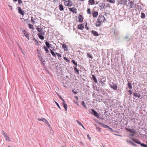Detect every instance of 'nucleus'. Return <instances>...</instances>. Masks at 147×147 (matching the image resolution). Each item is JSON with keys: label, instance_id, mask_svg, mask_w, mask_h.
<instances>
[{"label": "nucleus", "instance_id": "nucleus-57", "mask_svg": "<svg viewBox=\"0 0 147 147\" xmlns=\"http://www.w3.org/2000/svg\"><path fill=\"white\" fill-rule=\"evenodd\" d=\"M74 102L75 104L77 105L78 106H79V104L78 102H75V101H74Z\"/></svg>", "mask_w": 147, "mask_h": 147}, {"label": "nucleus", "instance_id": "nucleus-40", "mask_svg": "<svg viewBox=\"0 0 147 147\" xmlns=\"http://www.w3.org/2000/svg\"><path fill=\"white\" fill-rule=\"evenodd\" d=\"M55 53L57 54V57H58V58L59 59L60 58H61V56L60 54H59V53H57L56 52Z\"/></svg>", "mask_w": 147, "mask_h": 147}, {"label": "nucleus", "instance_id": "nucleus-16", "mask_svg": "<svg viewBox=\"0 0 147 147\" xmlns=\"http://www.w3.org/2000/svg\"><path fill=\"white\" fill-rule=\"evenodd\" d=\"M99 5L100 7L102 9L105 8V3H100L99 4Z\"/></svg>", "mask_w": 147, "mask_h": 147}, {"label": "nucleus", "instance_id": "nucleus-44", "mask_svg": "<svg viewBox=\"0 0 147 147\" xmlns=\"http://www.w3.org/2000/svg\"><path fill=\"white\" fill-rule=\"evenodd\" d=\"M31 22L33 24H34L35 22V21L34 20L33 17H31Z\"/></svg>", "mask_w": 147, "mask_h": 147}, {"label": "nucleus", "instance_id": "nucleus-53", "mask_svg": "<svg viewBox=\"0 0 147 147\" xmlns=\"http://www.w3.org/2000/svg\"><path fill=\"white\" fill-rule=\"evenodd\" d=\"M128 92L129 93V94L131 95L132 94V92L131 90H129L128 91Z\"/></svg>", "mask_w": 147, "mask_h": 147}, {"label": "nucleus", "instance_id": "nucleus-55", "mask_svg": "<svg viewBox=\"0 0 147 147\" xmlns=\"http://www.w3.org/2000/svg\"><path fill=\"white\" fill-rule=\"evenodd\" d=\"M85 28L87 30H88L89 29V28L87 26V24L86 23V25L85 26Z\"/></svg>", "mask_w": 147, "mask_h": 147}, {"label": "nucleus", "instance_id": "nucleus-28", "mask_svg": "<svg viewBox=\"0 0 147 147\" xmlns=\"http://www.w3.org/2000/svg\"><path fill=\"white\" fill-rule=\"evenodd\" d=\"M4 137L6 141H8L9 142L11 141V140L9 139V137H8L6 135H5Z\"/></svg>", "mask_w": 147, "mask_h": 147}, {"label": "nucleus", "instance_id": "nucleus-14", "mask_svg": "<svg viewBox=\"0 0 147 147\" xmlns=\"http://www.w3.org/2000/svg\"><path fill=\"white\" fill-rule=\"evenodd\" d=\"M91 32L94 36H98L99 35L98 32L95 30H92L91 31Z\"/></svg>", "mask_w": 147, "mask_h": 147}, {"label": "nucleus", "instance_id": "nucleus-47", "mask_svg": "<svg viewBox=\"0 0 147 147\" xmlns=\"http://www.w3.org/2000/svg\"><path fill=\"white\" fill-rule=\"evenodd\" d=\"M129 132L132 133H135V131L133 129H131L130 131H129Z\"/></svg>", "mask_w": 147, "mask_h": 147}, {"label": "nucleus", "instance_id": "nucleus-64", "mask_svg": "<svg viewBox=\"0 0 147 147\" xmlns=\"http://www.w3.org/2000/svg\"><path fill=\"white\" fill-rule=\"evenodd\" d=\"M74 65H75V66H74V67H76L78 65L77 63H76V64Z\"/></svg>", "mask_w": 147, "mask_h": 147}, {"label": "nucleus", "instance_id": "nucleus-5", "mask_svg": "<svg viewBox=\"0 0 147 147\" xmlns=\"http://www.w3.org/2000/svg\"><path fill=\"white\" fill-rule=\"evenodd\" d=\"M90 110L91 111H90L91 114L93 115L97 118H99V115L95 111L92 109H91Z\"/></svg>", "mask_w": 147, "mask_h": 147}, {"label": "nucleus", "instance_id": "nucleus-50", "mask_svg": "<svg viewBox=\"0 0 147 147\" xmlns=\"http://www.w3.org/2000/svg\"><path fill=\"white\" fill-rule=\"evenodd\" d=\"M72 92L74 94H76L78 93V92L77 91H74L73 90H72Z\"/></svg>", "mask_w": 147, "mask_h": 147}, {"label": "nucleus", "instance_id": "nucleus-26", "mask_svg": "<svg viewBox=\"0 0 147 147\" xmlns=\"http://www.w3.org/2000/svg\"><path fill=\"white\" fill-rule=\"evenodd\" d=\"M62 47L65 50L67 51V45L65 44H63L62 45Z\"/></svg>", "mask_w": 147, "mask_h": 147}, {"label": "nucleus", "instance_id": "nucleus-25", "mask_svg": "<svg viewBox=\"0 0 147 147\" xmlns=\"http://www.w3.org/2000/svg\"><path fill=\"white\" fill-rule=\"evenodd\" d=\"M50 52L52 55L55 57H56V53L51 49H50Z\"/></svg>", "mask_w": 147, "mask_h": 147}, {"label": "nucleus", "instance_id": "nucleus-9", "mask_svg": "<svg viewBox=\"0 0 147 147\" xmlns=\"http://www.w3.org/2000/svg\"><path fill=\"white\" fill-rule=\"evenodd\" d=\"M65 4H66V5L68 7H71L73 5L72 2L69 0H68L67 1H65Z\"/></svg>", "mask_w": 147, "mask_h": 147}, {"label": "nucleus", "instance_id": "nucleus-18", "mask_svg": "<svg viewBox=\"0 0 147 147\" xmlns=\"http://www.w3.org/2000/svg\"><path fill=\"white\" fill-rule=\"evenodd\" d=\"M98 15V12L94 11L92 13L93 17L94 18H96Z\"/></svg>", "mask_w": 147, "mask_h": 147}, {"label": "nucleus", "instance_id": "nucleus-12", "mask_svg": "<svg viewBox=\"0 0 147 147\" xmlns=\"http://www.w3.org/2000/svg\"><path fill=\"white\" fill-rule=\"evenodd\" d=\"M106 82V80L104 79V78H100L99 80V82L102 85H105V82Z\"/></svg>", "mask_w": 147, "mask_h": 147}, {"label": "nucleus", "instance_id": "nucleus-36", "mask_svg": "<svg viewBox=\"0 0 147 147\" xmlns=\"http://www.w3.org/2000/svg\"><path fill=\"white\" fill-rule=\"evenodd\" d=\"M63 59L65 60L66 61V62H67L68 63H69L70 62L69 60L66 57H64Z\"/></svg>", "mask_w": 147, "mask_h": 147}, {"label": "nucleus", "instance_id": "nucleus-60", "mask_svg": "<svg viewBox=\"0 0 147 147\" xmlns=\"http://www.w3.org/2000/svg\"><path fill=\"white\" fill-rule=\"evenodd\" d=\"M59 98L63 101V100H64L63 98L60 96H59Z\"/></svg>", "mask_w": 147, "mask_h": 147}, {"label": "nucleus", "instance_id": "nucleus-29", "mask_svg": "<svg viewBox=\"0 0 147 147\" xmlns=\"http://www.w3.org/2000/svg\"><path fill=\"white\" fill-rule=\"evenodd\" d=\"M81 103L82 106H83L85 109H87V108L86 105L85 103L84 102V101H83Z\"/></svg>", "mask_w": 147, "mask_h": 147}, {"label": "nucleus", "instance_id": "nucleus-35", "mask_svg": "<svg viewBox=\"0 0 147 147\" xmlns=\"http://www.w3.org/2000/svg\"><path fill=\"white\" fill-rule=\"evenodd\" d=\"M87 55L89 58H91V59H92L93 58V57H92V55L89 53H87Z\"/></svg>", "mask_w": 147, "mask_h": 147}, {"label": "nucleus", "instance_id": "nucleus-4", "mask_svg": "<svg viewBox=\"0 0 147 147\" xmlns=\"http://www.w3.org/2000/svg\"><path fill=\"white\" fill-rule=\"evenodd\" d=\"M117 3V5H126L127 3V0H116Z\"/></svg>", "mask_w": 147, "mask_h": 147}, {"label": "nucleus", "instance_id": "nucleus-7", "mask_svg": "<svg viewBox=\"0 0 147 147\" xmlns=\"http://www.w3.org/2000/svg\"><path fill=\"white\" fill-rule=\"evenodd\" d=\"M128 4L129 5V7L130 8H134L136 6V4L134 3V1H131L128 3Z\"/></svg>", "mask_w": 147, "mask_h": 147}, {"label": "nucleus", "instance_id": "nucleus-2", "mask_svg": "<svg viewBox=\"0 0 147 147\" xmlns=\"http://www.w3.org/2000/svg\"><path fill=\"white\" fill-rule=\"evenodd\" d=\"M132 140L136 143L140 145L143 147H147V145L143 143H141L139 140L134 138H132Z\"/></svg>", "mask_w": 147, "mask_h": 147}, {"label": "nucleus", "instance_id": "nucleus-56", "mask_svg": "<svg viewBox=\"0 0 147 147\" xmlns=\"http://www.w3.org/2000/svg\"><path fill=\"white\" fill-rule=\"evenodd\" d=\"M62 101H63V103H62L63 105H64V104H66V102L64 100H63Z\"/></svg>", "mask_w": 147, "mask_h": 147}, {"label": "nucleus", "instance_id": "nucleus-24", "mask_svg": "<svg viewBox=\"0 0 147 147\" xmlns=\"http://www.w3.org/2000/svg\"><path fill=\"white\" fill-rule=\"evenodd\" d=\"M89 4L91 5H93L95 4V1L94 0H89L88 1Z\"/></svg>", "mask_w": 147, "mask_h": 147}, {"label": "nucleus", "instance_id": "nucleus-61", "mask_svg": "<svg viewBox=\"0 0 147 147\" xmlns=\"http://www.w3.org/2000/svg\"><path fill=\"white\" fill-rule=\"evenodd\" d=\"M22 32H23V33H24V32H26V31H25V30L24 29H22Z\"/></svg>", "mask_w": 147, "mask_h": 147}, {"label": "nucleus", "instance_id": "nucleus-8", "mask_svg": "<svg viewBox=\"0 0 147 147\" xmlns=\"http://www.w3.org/2000/svg\"><path fill=\"white\" fill-rule=\"evenodd\" d=\"M39 55H38L39 59L41 62L42 64L43 65H45L46 63L44 59L42 58V56H41V54L40 53H39Z\"/></svg>", "mask_w": 147, "mask_h": 147}, {"label": "nucleus", "instance_id": "nucleus-42", "mask_svg": "<svg viewBox=\"0 0 147 147\" xmlns=\"http://www.w3.org/2000/svg\"><path fill=\"white\" fill-rule=\"evenodd\" d=\"M96 130L100 132L101 131V129L100 128L98 127L96 125Z\"/></svg>", "mask_w": 147, "mask_h": 147}, {"label": "nucleus", "instance_id": "nucleus-1", "mask_svg": "<svg viewBox=\"0 0 147 147\" xmlns=\"http://www.w3.org/2000/svg\"><path fill=\"white\" fill-rule=\"evenodd\" d=\"M105 19L104 16L102 15H100L98 17L97 20L95 23V24L96 27H99L101 26V24L103 22H104Z\"/></svg>", "mask_w": 147, "mask_h": 147}, {"label": "nucleus", "instance_id": "nucleus-23", "mask_svg": "<svg viewBox=\"0 0 147 147\" xmlns=\"http://www.w3.org/2000/svg\"><path fill=\"white\" fill-rule=\"evenodd\" d=\"M23 33L24 35L23 36H25L28 40L29 39V34L27 32H24V33Z\"/></svg>", "mask_w": 147, "mask_h": 147}, {"label": "nucleus", "instance_id": "nucleus-37", "mask_svg": "<svg viewBox=\"0 0 147 147\" xmlns=\"http://www.w3.org/2000/svg\"><path fill=\"white\" fill-rule=\"evenodd\" d=\"M33 40L35 41V42H36V44L38 45H39V44H38V42L37 41V40H36L35 38H34L33 39Z\"/></svg>", "mask_w": 147, "mask_h": 147}, {"label": "nucleus", "instance_id": "nucleus-39", "mask_svg": "<svg viewBox=\"0 0 147 147\" xmlns=\"http://www.w3.org/2000/svg\"><path fill=\"white\" fill-rule=\"evenodd\" d=\"M63 106L64 108L65 109V111H67V104H64L63 105Z\"/></svg>", "mask_w": 147, "mask_h": 147}, {"label": "nucleus", "instance_id": "nucleus-10", "mask_svg": "<svg viewBox=\"0 0 147 147\" xmlns=\"http://www.w3.org/2000/svg\"><path fill=\"white\" fill-rule=\"evenodd\" d=\"M69 9L70 11L72 12L75 13H77V10L75 7H73L72 8H69Z\"/></svg>", "mask_w": 147, "mask_h": 147}, {"label": "nucleus", "instance_id": "nucleus-32", "mask_svg": "<svg viewBox=\"0 0 147 147\" xmlns=\"http://www.w3.org/2000/svg\"><path fill=\"white\" fill-rule=\"evenodd\" d=\"M43 120H44V121L43 122L46 123L47 125H48V126H49L50 124L48 121L47 120H46L45 119Z\"/></svg>", "mask_w": 147, "mask_h": 147}, {"label": "nucleus", "instance_id": "nucleus-6", "mask_svg": "<svg viewBox=\"0 0 147 147\" xmlns=\"http://www.w3.org/2000/svg\"><path fill=\"white\" fill-rule=\"evenodd\" d=\"M110 87L114 90H117V86L113 82H111L109 84Z\"/></svg>", "mask_w": 147, "mask_h": 147}, {"label": "nucleus", "instance_id": "nucleus-54", "mask_svg": "<svg viewBox=\"0 0 147 147\" xmlns=\"http://www.w3.org/2000/svg\"><path fill=\"white\" fill-rule=\"evenodd\" d=\"M1 133L4 136H5V135H6V134L5 132L3 130L2 131Z\"/></svg>", "mask_w": 147, "mask_h": 147}, {"label": "nucleus", "instance_id": "nucleus-45", "mask_svg": "<svg viewBox=\"0 0 147 147\" xmlns=\"http://www.w3.org/2000/svg\"><path fill=\"white\" fill-rule=\"evenodd\" d=\"M55 104H56V105H57V106L60 109H61V108L60 107V106H59V104H58V103L56 102V101H55Z\"/></svg>", "mask_w": 147, "mask_h": 147}, {"label": "nucleus", "instance_id": "nucleus-38", "mask_svg": "<svg viewBox=\"0 0 147 147\" xmlns=\"http://www.w3.org/2000/svg\"><path fill=\"white\" fill-rule=\"evenodd\" d=\"M141 14V18H142L143 19L145 17V14H144V13L143 12H142Z\"/></svg>", "mask_w": 147, "mask_h": 147}, {"label": "nucleus", "instance_id": "nucleus-27", "mask_svg": "<svg viewBox=\"0 0 147 147\" xmlns=\"http://www.w3.org/2000/svg\"><path fill=\"white\" fill-rule=\"evenodd\" d=\"M45 43L46 45L47 46L46 47H47H47L48 48H49L50 47V46L51 45H50V43L49 42L47 41H46Z\"/></svg>", "mask_w": 147, "mask_h": 147}, {"label": "nucleus", "instance_id": "nucleus-43", "mask_svg": "<svg viewBox=\"0 0 147 147\" xmlns=\"http://www.w3.org/2000/svg\"><path fill=\"white\" fill-rule=\"evenodd\" d=\"M87 13L88 14H91V11H90V8H88L87 9Z\"/></svg>", "mask_w": 147, "mask_h": 147}, {"label": "nucleus", "instance_id": "nucleus-3", "mask_svg": "<svg viewBox=\"0 0 147 147\" xmlns=\"http://www.w3.org/2000/svg\"><path fill=\"white\" fill-rule=\"evenodd\" d=\"M36 29L39 32L38 34H45V32H44L43 28L42 27L37 26Z\"/></svg>", "mask_w": 147, "mask_h": 147}, {"label": "nucleus", "instance_id": "nucleus-11", "mask_svg": "<svg viewBox=\"0 0 147 147\" xmlns=\"http://www.w3.org/2000/svg\"><path fill=\"white\" fill-rule=\"evenodd\" d=\"M18 13L21 15L23 16L24 15V12L22 10V9L20 7H18Z\"/></svg>", "mask_w": 147, "mask_h": 147}, {"label": "nucleus", "instance_id": "nucleus-63", "mask_svg": "<svg viewBox=\"0 0 147 147\" xmlns=\"http://www.w3.org/2000/svg\"><path fill=\"white\" fill-rule=\"evenodd\" d=\"M87 137L89 139H91V138L90 137V136L89 135H87Z\"/></svg>", "mask_w": 147, "mask_h": 147}, {"label": "nucleus", "instance_id": "nucleus-52", "mask_svg": "<svg viewBox=\"0 0 147 147\" xmlns=\"http://www.w3.org/2000/svg\"><path fill=\"white\" fill-rule=\"evenodd\" d=\"M127 142L128 143H129L132 144L133 143L131 140H127Z\"/></svg>", "mask_w": 147, "mask_h": 147}, {"label": "nucleus", "instance_id": "nucleus-41", "mask_svg": "<svg viewBox=\"0 0 147 147\" xmlns=\"http://www.w3.org/2000/svg\"><path fill=\"white\" fill-rule=\"evenodd\" d=\"M74 71L78 73V74L79 73V70L76 68V67H74Z\"/></svg>", "mask_w": 147, "mask_h": 147}, {"label": "nucleus", "instance_id": "nucleus-59", "mask_svg": "<svg viewBox=\"0 0 147 147\" xmlns=\"http://www.w3.org/2000/svg\"><path fill=\"white\" fill-rule=\"evenodd\" d=\"M108 128H109L111 130V131H112V132L113 131V129L112 128L110 127H108Z\"/></svg>", "mask_w": 147, "mask_h": 147}, {"label": "nucleus", "instance_id": "nucleus-49", "mask_svg": "<svg viewBox=\"0 0 147 147\" xmlns=\"http://www.w3.org/2000/svg\"><path fill=\"white\" fill-rule=\"evenodd\" d=\"M18 3L19 4H21L22 3V0H18Z\"/></svg>", "mask_w": 147, "mask_h": 147}, {"label": "nucleus", "instance_id": "nucleus-13", "mask_svg": "<svg viewBox=\"0 0 147 147\" xmlns=\"http://www.w3.org/2000/svg\"><path fill=\"white\" fill-rule=\"evenodd\" d=\"M78 19L79 20V22H83V18L82 15L81 14H79L78 16Z\"/></svg>", "mask_w": 147, "mask_h": 147}, {"label": "nucleus", "instance_id": "nucleus-46", "mask_svg": "<svg viewBox=\"0 0 147 147\" xmlns=\"http://www.w3.org/2000/svg\"><path fill=\"white\" fill-rule=\"evenodd\" d=\"M45 118H42L41 119H40L39 118H38L37 119L39 121H44L43 119H45Z\"/></svg>", "mask_w": 147, "mask_h": 147}, {"label": "nucleus", "instance_id": "nucleus-62", "mask_svg": "<svg viewBox=\"0 0 147 147\" xmlns=\"http://www.w3.org/2000/svg\"><path fill=\"white\" fill-rule=\"evenodd\" d=\"M132 144L133 146H137V145L134 143H133Z\"/></svg>", "mask_w": 147, "mask_h": 147}, {"label": "nucleus", "instance_id": "nucleus-19", "mask_svg": "<svg viewBox=\"0 0 147 147\" xmlns=\"http://www.w3.org/2000/svg\"><path fill=\"white\" fill-rule=\"evenodd\" d=\"M78 29L82 30L84 29V26L83 24H80L78 25Z\"/></svg>", "mask_w": 147, "mask_h": 147}, {"label": "nucleus", "instance_id": "nucleus-21", "mask_svg": "<svg viewBox=\"0 0 147 147\" xmlns=\"http://www.w3.org/2000/svg\"><path fill=\"white\" fill-rule=\"evenodd\" d=\"M59 8L60 11H62L64 9L63 5L61 4H59Z\"/></svg>", "mask_w": 147, "mask_h": 147}, {"label": "nucleus", "instance_id": "nucleus-31", "mask_svg": "<svg viewBox=\"0 0 147 147\" xmlns=\"http://www.w3.org/2000/svg\"><path fill=\"white\" fill-rule=\"evenodd\" d=\"M43 49H44L45 51H46V53H48L49 52V51L47 47H46L45 46H44L43 47Z\"/></svg>", "mask_w": 147, "mask_h": 147}, {"label": "nucleus", "instance_id": "nucleus-48", "mask_svg": "<svg viewBox=\"0 0 147 147\" xmlns=\"http://www.w3.org/2000/svg\"><path fill=\"white\" fill-rule=\"evenodd\" d=\"M77 122L80 125L83 126L82 124L79 121L77 120Z\"/></svg>", "mask_w": 147, "mask_h": 147}, {"label": "nucleus", "instance_id": "nucleus-22", "mask_svg": "<svg viewBox=\"0 0 147 147\" xmlns=\"http://www.w3.org/2000/svg\"><path fill=\"white\" fill-rule=\"evenodd\" d=\"M92 78L93 80L95 83H97V80L95 76L94 75H92Z\"/></svg>", "mask_w": 147, "mask_h": 147}, {"label": "nucleus", "instance_id": "nucleus-51", "mask_svg": "<svg viewBox=\"0 0 147 147\" xmlns=\"http://www.w3.org/2000/svg\"><path fill=\"white\" fill-rule=\"evenodd\" d=\"M71 62H72L74 65L75 64L77 63L74 60H72L71 61Z\"/></svg>", "mask_w": 147, "mask_h": 147}, {"label": "nucleus", "instance_id": "nucleus-20", "mask_svg": "<svg viewBox=\"0 0 147 147\" xmlns=\"http://www.w3.org/2000/svg\"><path fill=\"white\" fill-rule=\"evenodd\" d=\"M45 34H38V37L41 40H43L44 39V35Z\"/></svg>", "mask_w": 147, "mask_h": 147}, {"label": "nucleus", "instance_id": "nucleus-33", "mask_svg": "<svg viewBox=\"0 0 147 147\" xmlns=\"http://www.w3.org/2000/svg\"><path fill=\"white\" fill-rule=\"evenodd\" d=\"M28 26L30 29H31L34 28L33 26L32 25L30 24H28Z\"/></svg>", "mask_w": 147, "mask_h": 147}, {"label": "nucleus", "instance_id": "nucleus-34", "mask_svg": "<svg viewBox=\"0 0 147 147\" xmlns=\"http://www.w3.org/2000/svg\"><path fill=\"white\" fill-rule=\"evenodd\" d=\"M108 2L111 3H115V0H106Z\"/></svg>", "mask_w": 147, "mask_h": 147}, {"label": "nucleus", "instance_id": "nucleus-58", "mask_svg": "<svg viewBox=\"0 0 147 147\" xmlns=\"http://www.w3.org/2000/svg\"><path fill=\"white\" fill-rule=\"evenodd\" d=\"M74 98L76 99L77 100H78V97L77 96H74Z\"/></svg>", "mask_w": 147, "mask_h": 147}, {"label": "nucleus", "instance_id": "nucleus-17", "mask_svg": "<svg viewBox=\"0 0 147 147\" xmlns=\"http://www.w3.org/2000/svg\"><path fill=\"white\" fill-rule=\"evenodd\" d=\"M133 95L136 97H138L140 98H141L140 97H141V96L140 94L139 93H137L136 92L134 93Z\"/></svg>", "mask_w": 147, "mask_h": 147}, {"label": "nucleus", "instance_id": "nucleus-30", "mask_svg": "<svg viewBox=\"0 0 147 147\" xmlns=\"http://www.w3.org/2000/svg\"><path fill=\"white\" fill-rule=\"evenodd\" d=\"M127 85L128 86V87L130 89H132V85H131V83H130L129 82L127 84Z\"/></svg>", "mask_w": 147, "mask_h": 147}, {"label": "nucleus", "instance_id": "nucleus-15", "mask_svg": "<svg viewBox=\"0 0 147 147\" xmlns=\"http://www.w3.org/2000/svg\"><path fill=\"white\" fill-rule=\"evenodd\" d=\"M98 123L100 124L101 125V126L104 128H107L108 127H109V126L107 125H106L105 124H104L101 123L100 122H98Z\"/></svg>", "mask_w": 147, "mask_h": 147}]
</instances>
